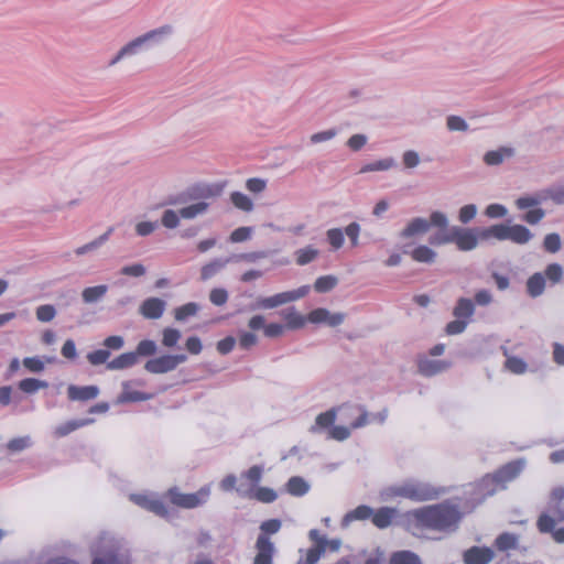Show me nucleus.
<instances>
[{"instance_id": "nucleus-1", "label": "nucleus", "mask_w": 564, "mask_h": 564, "mask_svg": "<svg viewBox=\"0 0 564 564\" xmlns=\"http://www.w3.org/2000/svg\"><path fill=\"white\" fill-rule=\"evenodd\" d=\"M413 516L424 527L437 531L455 530L462 518L458 508L446 502L416 509Z\"/></svg>"}, {"instance_id": "nucleus-2", "label": "nucleus", "mask_w": 564, "mask_h": 564, "mask_svg": "<svg viewBox=\"0 0 564 564\" xmlns=\"http://www.w3.org/2000/svg\"><path fill=\"white\" fill-rule=\"evenodd\" d=\"M482 229L447 225L443 230H437L429 238L431 246H444L455 243L459 251H471L478 247L480 231Z\"/></svg>"}, {"instance_id": "nucleus-3", "label": "nucleus", "mask_w": 564, "mask_h": 564, "mask_svg": "<svg viewBox=\"0 0 564 564\" xmlns=\"http://www.w3.org/2000/svg\"><path fill=\"white\" fill-rule=\"evenodd\" d=\"M224 187L225 185L220 183H197L178 195L170 196L165 204L178 206L189 200L206 202L207 199L219 197L224 192Z\"/></svg>"}, {"instance_id": "nucleus-4", "label": "nucleus", "mask_w": 564, "mask_h": 564, "mask_svg": "<svg viewBox=\"0 0 564 564\" xmlns=\"http://www.w3.org/2000/svg\"><path fill=\"white\" fill-rule=\"evenodd\" d=\"M479 234L484 240L496 238L498 240H510L518 245H525L533 237V234L522 225L508 226L505 224L484 228Z\"/></svg>"}, {"instance_id": "nucleus-5", "label": "nucleus", "mask_w": 564, "mask_h": 564, "mask_svg": "<svg viewBox=\"0 0 564 564\" xmlns=\"http://www.w3.org/2000/svg\"><path fill=\"white\" fill-rule=\"evenodd\" d=\"M448 225V217L445 213L434 210L431 213L430 218L415 217L412 218L406 226L400 231V237L409 239L425 235L431 227L443 230Z\"/></svg>"}, {"instance_id": "nucleus-6", "label": "nucleus", "mask_w": 564, "mask_h": 564, "mask_svg": "<svg viewBox=\"0 0 564 564\" xmlns=\"http://www.w3.org/2000/svg\"><path fill=\"white\" fill-rule=\"evenodd\" d=\"M310 292L308 285H303L296 290L281 292L278 294H274L272 296H259L257 297L256 302L252 304V310H271L275 308L278 306L297 301Z\"/></svg>"}, {"instance_id": "nucleus-7", "label": "nucleus", "mask_w": 564, "mask_h": 564, "mask_svg": "<svg viewBox=\"0 0 564 564\" xmlns=\"http://www.w3.org/2000/svg\"><path fill=\"white\" fill-rule=\"evenodd\" d=\"M171 502L177 507L193 509L205 505L210 496V487L204 486L193 494L180 492L176 488L169 490Z\"/></svg>"}, {"instance_id": "nucleus-8", "label": "nucleus", "mask_w": 564, "mask_h": 564, "mask_svg": "<svg viewBox=\"0 0 564 564\" xmlns=\"http://www.w3.org/2000/svg\"><path fill=\"white\" fill-rule=\"evenodd\" d=\"M524 466V459L510 462L503 465L494 475H487L486 477H484L481 480V485L488 486L491 484H496L497 486L505 488V484L517 478L519 474L523 470Z\"/></svg>"}, {"instance_id": "nucleus-9", "label": "nucleus", "mask_w": 564, "mask_h": 564, "mask_svg": "<svg viewBox=\"0 0 564 564\" xmlns=\"http://www.w3.org/2000/svg\"><path fill=\"white\" fill-rule=\"evenodd\" d=\"M187 360L185 354L163 355L158 358L150 359L145 362L144 369L154 375H162L175 370L178 365Z\"/></svg>"}, {"instance_id": "nucleus-10", "label": "nucleus", "mask_w": 564, "mask_h": 564, "mask_svg": "<svg viewBox=\"0 0 564 564\" xmlns=\"http://www.w3.org/2000/svg\"><path fill=\"white\" fill-rule=\"evenodd\" d=\"M174 32L175 29L172 24H163L141 34L140 36L147 50H150L155 46L164 45L174 35Z\"/></svg>"}, {"instance_id": "nucleus-11", "label": "nucleus", "mask_w": 564, "mask_h": 564, "mask_svg": "<svg viewBox=\"0 0 564 564\" xmlns=\"http://www.w3.org/2000/svg\"><path fill=\"white\" fill-rule=\"evenodd\" d=\"M408 499L413 501H426L438 497L440 491L432 485L417 480H406Z\"/></svg>"}, {"instance_id": "nucleus-12", "label": "nucleus", "mask_w": 564, "mask_h": 564, "mask_svg": "<svg viewBox=\"0 0 564 564\" xmlns=\"http://www.w3.org/2000/svg\"><path fill=\"white\" fill-rule=\"evenodd\" d=\"M257 554L253 564H273V556L276 552L274 543L264 534H259L254 544Z\"/></svg>"}, {"instance_id": "nucleus-13", "label": "nucleus", "mask_w": 564, "mask_h": 564, "mask_svg": "<svg viewBox=\"0 0 564 564\" xmlns=\"http://www.w3.org/2000/svg\"><path fill=\"white\" fill-rule=\"evenodd\" d=\"M147 51V47L141 39V36H137L126 43L109 61L108 66L112 67L120 62L137 56L141 52Z\"/></svg>"}, {"instance_id": "nucleus-14", "label": "nucleus", "mask_w": 564, "mask_h": 564, "mask_svg": "<svg viewBox=\"0 0 564 564\" xmlns=\"http://www.w3.org/2000/svg\"><path fill=\"white\" fill-rule=\"evenodd\" d=\"M307 321L313 324H326L336 327L345 321L344 313H330L327 308H315L307 315Z\"/></svg>"}, {"instance_id": "nucleus-15", "label": "nucleus", "mask_w": 564, "mask_h": 564, "mask_svg": "<svg viewBox=\"0 0 564 564\" xmlns=\"http://www.w3.org/2000/svg\"><path fill=\"white\" fill-rule=\"evenodd\" d=\"M166 308V302L159 297H148L145 299L140 307L139 313L148 319H159L162 317L164 311Z\"/></svg>"}, {"instance_id": "nucleus-16", "label": "nucleus", "mask_w": 564, "mask_h": 564, "mask_svg": "<svg viewBox=\"0 0 564 564\" xmlns=\"http://www.w3.org/2000/svg\"><path fill=\"white\" fill-rule=\"evenodd\" d=\"M495 557V552L490 547L471 546L463 554L465 564H488Z\"/></svg>"}, {"instance_id": "nucleus-17", "label": "nucleus", "mask_w": 564, "mask_h": 564, "mask_svg": "<svg viewBox=\"0 0 564 564\" xmlns=\"http://www.w3.org/2000/svg\"><path fill=\"white\" fill-rule=\"evenodd\" d=\"M130 500L133 501L135 505L155 513L156 516L165 517L167 513V510H166V507L164 506V503L161 500H159L152 496L131 495Z\"/></svg>"}, {"instance_id": "nucleus-18", "label": "nucleus", "mask_w": 564, "mask_h": 564, "mask_svg": "<svg viewBox=\"0 0 564 564\" xmlns=\"http://www.w3.org/2000/svg\"><path fill=\"white\" fill-rule=\"evenodd\" d=\"M556 520L549 513H541L536 527L541 533H552L553 540L564 543V528L554 530Z\"/></svg>"}, {"instance_id": "nucleus-19", "label": "nucleus", "mask_w": 564, "mask_h": 564, "mask_svg": "<svg viewBox=\"0 0 564 564\" xmlns=\"http://www.w3.org/2000/svg\"><path fill=\"white\" fill-rule=\"evenodd\" d=\"M516 150L512 147H500L496 150H490L484 154V162L489 166H496L503 163L506 160L513 158Z\"/></svg>"}, {"instance_id": "nucleus-20", "label": "nucleus", "mask_w": 564, "mask_h": 564, "mask_svg": "<svg viewBox=\"0 0 564 564\" xmlns=\"http://www.w3.org/2000/svg\"><path fill=\"white\" fill-rule=\"evenodd\" d=\"M99 388L97 386L78 387L69 384L67 388L68 399L72 401H87L97 398Z\"/></svg>"}, {"instance_id": "nucleus-21", "label": "nucleus", "mask_w": 564, "mask_h": 564, "mask_svg": "<svg viewBox=\"0 0 564 564\" xmlns=\"http://www.w3.org/2000/svg\"><path fill=\"white\" fill-rule=\"evenodd\" d=\"M419 372L426 377H432L447 370L451 367V362L446 360H433L422 358L419 361Z\"/></svg>"}, {"instance_id": "nucleus-22", "label": "nucleus", "mask_w": 564, "mask_h": 564, "mask_svg": "<svg viewBox=\"0 0 564 564\" xmlns=\"http://www.w3.org/2000/svg\"><path fill=\"white\" fill-rule=\"evenodd\" d=\"M263 468L261 466L254 465L250 467L246 473L241 475L242 478H246L250 481L251 487L246 488L243 484L236 488L237 492L241 496H251L252 488L258 485L262 478Z\"/></svg>"}, {"instance_id": "nucleus-23", "label": "nucleus", "mask_w": 564, "mask_h": 564, "mask_svg": "<svg viewBox=\"0 0 564 564\" xmlns=\"http://www.w3.org/2000/svg\"><path fill=\"white\" fill-rule=\"evenodd\" d=\"M552 188L538 192L533 195L522 196L516 200V205L519 209H527L530 207L538 206L551 198Z\"/></svg>"}, {"instance_id": "nucleus-24", "label": "nucleus", "mask_w": 564, "mask_h": 564, "mask_svg": "<svg viewBox=\"0 0 564 564\" xmlns=\"http://www.w3.org/2000/svg\"><path fill=\"white\" fill-rule=\"evenodd\" d=\"M234 258H217L206 263L200 269V280L207 281L219 273Z\"/></svg>"}, {"instance_id": "nucleus-25", "label": "nucleus", "mask_w": 564, "mask_h": 564, "mask_svg": "<svg viewBox=\"0 0 564 564\" xmlns=\"http://www.w3.org/2000/svg\"><path fill=\"white\" fill-rule=\"evenodd\" d=\"M209 209V203L196 202L187 206H183L178 209L180 216L183 219L192 220L199 216L205 215Z\"/></svg>"}, {"instance_id": "nucleus-26", "label": "nucleus", "mask_w": 564, "mask_h": 564, "mask_svg": "<svg viewBox=\"0 0 564 564\" xmlns=\"http://www.w3.org/2000/svg\"><path fill=\"white\" fill-rule=\"evenodd\" d=\"M107 292L108 286L106 284L88 286L82 291V300L87 305L96 304L105 297Z\"/></svg>"}, {"instance_id": "nucleus-27", "label": "nucleus", "mask_w": 564, "mask_h": 564, "mask_svg": "<svg viewBox=\"0 0 564 564\" xmlns=\"http://www.w3.org/2000/svg\"><path fill=\"white\" fill-rule=\"evenodd\" d=\"M135 364H138V354L130 351L121 354L111 361L107 362L106 367L108 370H122L130 368Z\"/></svg>"}, {"instance_id": "nucleus-28", "label": "nucleus", "mask_w": 564, "mask_h": 564, "mask_svg": "<svg viewBox=\"0 0 564 564\" xmlns=\"http://www.w3.org/2000/svg\"><path fill=\"white\" fill-rule=\"evenodd\" d=\"M398 510L390 507H382L372 513V522L376 527L383 529L391 524L392 519L397 516Z\"/></svg>"}, {"instance_id": "nucleus-29", "label": "nucleus", "mask_w": 564, "mask_h": 564, "mask_svg": "<svg viewBox=\"0 0 564 564\" xmlns=\"http://www.w3.org/2000/svg\"><path fill=\"white\" fill-rule=\"evenodd\" d=\"M122 392L117 399V403H128V402H138V401H147L152 398L151 394L140 392V391H131L129 389V382L122 383Z\"/></svg>"}, {"instance_id": "nucleus-30", "label": "nucleus", "mask_w": 564, "mask_h": 564, "mask_svg": "<svg viewBox=\"0 0 564 564\" xmlns=\"http://www.w3.org/2000/svg\"><path fill=\"white\" fill-rule=\"evenodd\" d=\"M411 257L416 262L432 264L435 262L437 253L431 247L421 245L412 250Z\"/></svg>"}, {"instance_id": "nucleus-31", "label": "nucleus", "mask_w": 564, "mask_h": 564, "mask_svg": "<svg viewBox=\"0 0 564 564\" xmlns=\"http://www.w3.org/2000/svg\"><path fill=\"white\" fill-rule=\"evenodd\" d=\"M545 289V278L538 272L531 275L527 281V292L531 297H538L543 294Z\"/></svg>"}, {"instance_id": "nucleus-32", "label": "nucleus", "mask_w": 564, "mask_h": 564, "mask_svg": "<svg viewBox=\"0 0 564 564\" xmlns=\"http://www.w3.org/2000/svg\"><path fill=\"white\" fill-rule=\"evenodd\" d=\"M282 316L286 321L285 327L289 329L302 328L307 321V317L297 313L294 307L283 311Z\"/></svg>"}, {"instance_id": "nucleus-33", "label": "nucleus", "mask_w": 564, "mask_h": 564, "mask_svg": "<svg viewBox=\"0 0 564 564\" xmlns=\"http://www.w3.org/2000/svg\"><path fill=\"white\" fill-rule=\"evenodd\" d=\"M319 256V250L313 246H306L294 252L295 262L299 265H306Z\"/></svg>"}, {"instance_id": "nucleus-34", "label": "nucleus", "mask_w": 564, "mask_h": 564, "mask_svg": "<svg viewBox=\"0 0 564 564\" xmlns=\"http://www.w3.org/2000/svg\"><path fill=\"white\" fill-rule=\"evenodd\" d=\"M518 543L519 536L509 532H503L499 534L495 540L496 547L502 552L516 550L518 547Z\"/></svg>"}, {"instance_id": "nucleus-35", "label": "nucleus", "mask_w": 564, "mask_h": 564, "mask_svg": "<svg viewBox=\"0 0 564 564\" xmlns=\"http://www.w3.org/2000/svg\"><path fill=\"white\" fill-rule=\"evenodd\" d=\"M475 313V305L471 300L466 297L458 299L453 314L456 318H470Z\"/></svg>"}, {"instance_id": "nucleus-36", "label": "nucleus", "mask_w": 564, "mask_h": 564, "mask_svg": "<svg viewBox=\"0 0 564 564\" xmlns=\"http://www.w3.org/2000/svg\"><path fill=\"white\" fill-rule=\"evenodd\" d=\"M382 501H389L395 497H402L408 499V482H401L398 485L389 486L380 492Z\"/></svg>"}, {"instance_id": "nucleus-37", "label": "nucleus", "mask_w": 564, "mask_h": 564, "mask_svg": "<svg viewBox=\"0 0 564 564\" xmlns=\"http://www.w3.org/2000/svg\"><path fill=\"white\" fill-rule=\"evenodd\" d=\"M93 419L74 420L66 422L55 429V435L63 437L74 432L75 430L93 423Z\"/></svg>"}, {"instance_id": "nucleus-38", "label": "nucleus", "mask_w": 564, "mask_h": 564, "mask_svg": "<svg viewBox=\"0 0 564 564\" xmlns=\"http://www.w3.org/2000/svg\"><path fill=\"white\" fill-rule=\"evenodd\" d=\"M286 488L292 496L301 497L310 490V485L302 477L293 476L289 479Z\"/></svg>"}, {"instance_id": "nucleus-39", "label": "nucleus", "mask_w": 564, "mask_h": 564, "mask_svg": "<svg viewBox=\"0 0 564 564\" xmlns=\"http://www.w3.org/2000/svg\"><path fill=\"white\" fill-rule=\"evenodd\" d=\"M390 564H422L420 557L411 551H399L391 555Z\"/></svg>"}, {"instance_id": "nucleus-40", "label": "nucleus", "mask_w": 564, "mask_h": 564, "mask_svg": "<svg viewBox=\"0 0 564 564\" xmlns=\"http://www.w3.org/2000/svg\"><path fill=\"white\" fill-rule=\"evenodd\" d=\"M336 420L335 409H330L324 413H321L315 419V424L310 429L312 433H316L318 429L330 426Z\"/></svg>"}, {"instance_id": "nucleus-41", "label": "nucleus", "mask_w": 564, "mask_h": 564, "mask_svg": "<svg viewBox=\"0 0 564 564\" xmlns=\"http://www.w3.org/2000/svg\"><path fill=\"white\" fill-rule=\"evenodd\" d=\"M395 160L393 158H386L376 162L368 163L364 165L360 170V173L368 172H378V171H388L395 166Z\"/></svg>"}, {"instance_id": "nucleus-42", "label": "nucleus", "mask_w": 564, "mask_h": 564, "mask_svg": "<svg viewBox=\"0 0 564 564\" xmlns=\"http://www.w3.org/2000/svg\"><path fill=\"white\" fill-rule=\"evenodd\" d=\"M373 510L368 506H359L352 511L348 512L343 519V525H347L354 520H365L372 516Z\"/></svg>"}, {"instance_id": "nucleus-43", "label": "nucleus", "mask_w": 564, "mask_h": 564, "mask_svg": "<svg viewBox=\"0 0 564 564\" xmlns=\"http://www.w3.org/2000/svg\"><path fill=\"white\" fill-rule=\"evenodd\" d=\"M505 367L507 370H509L510 372H512L514 375H523L528 369L527 362L523 359L514 357V356L507 357Z\"/></svg>"}, {"instance_id": "nucleus-44", "label": "nucleus", "mask_w": 564, "mask_h": 564, "mask_svg": "<svg viewBox=\"0 0 564 564\" xmlns=\"http://www.w3.org/2000/svg\"><path fill=\"white\" fill-rule=\"evenodd\" d=\"M19 388L25 393H34L40 389L47 388V382L35 378H26L19 382Z\"/></svg>"}, {"instance_id": "nucleus-45", "label": "nucleus", "mask_w": 564, "mask_h": 564, "mask_svg": "<svg viewBox=\"0 0 564 564\" xmlns=\"http://www.w3.org/2000/svg\"><path fill=\"white\" fill-rule=\"evenodd\" d=\"M231 203L243 212H251L253 208L252 200L243 193L234 192L230 195Z\"/></svg>"}, {"instance_id": "nucleus-46", "label": "nucleus", "mask_w": 564, "mask_h": 564, "mask_svg": "<svg viewBox=\"0 0 564 564\" xmlns=\"http://www.w3.org/2000/svg\"><path fill=\"white\" fill-rule=\"evenodd\" d=\"M338 283V279L334 275L319 276L315 283L314 289L319 293H325L333 290Z\"/></svg>"}, {"instance_id": "nucleus-47", "label": "nucleus", "mask_w": 564, "mask_h": 564, "mask_svg": "<svg viewBox=\"0 0 564 564\" xmlns=\"http://www.w3.org/2000/svg\"><path fill=\"white\" fill-rule=\"evenodd\" d=\"M180 220V212L174 209H165L161 217L162 225L167 229H174L178 227Z\"/></svg>"}, {"instance_id": "nucleus-48", "label": "nucleus", "mask_w": 564, "mask_h": 564, "mask_svg": "<svg viewBox=\"0 0 564 564\" xmlns=\"http://www.w3.org/2000/svg\"><path fill=\"white\" fill-rule=\"evenodd\" d=\"M35 316L37 321L47 323L56 316V308L51 304H43L36 307Z\"/></svg>"}, {"instance_id": "nucleus-49", "label": "nucleus", "mask_w": 564, "mask_h": 564, "mask_svg": "<svg viewBox=\"0 0 564 564\" xmlns=\"http://www.w3.org/2000/svg\"><path fill=\"white\" fill-rule=\"evenodd\" d=\"M326 238L333 249L337 250L345 242L344 231L340 228H332L326 231Z\"/></svg>"}, {"instance_id": "nucleus-50", "label": "nucleus", "mask_w": 564, "mask_h": 564, "mask_svg": "<svg viewBox=\"0 0 564 564\" xmlns=\"http://www.w3.org/2000/svg\"><path fill=\"white\" fill-rule=\"evenodd\" d=\"M446 128L449 131L466 132L469 127L465 119L459 116L452 115L446 118Z\"/></svg>"}, {"instance_id": "nucleus-51", "label": "nucleus", "mask_w": 564, "mask_h": 564, "mask_svg": "<svg viewBox=\"0 0 564 564\" xmlns=\"http://www.w3.org/2000/svg\"><path fill=\"white\" fill-rule=\"evenodd\" d=\"M198 305L196 303H187L175 310V318L177 321H185L189 316H194L198 312Z\"/></svg>"}, {"instance_id": "nucleus-52", "label": "nucleus", "mask_w": 564, "mask_h": 564, "mask_svg": "<svg viewBox=\"0 0 564 564\" xmlns=\"http://www.w3.org/2000/svg\"><path fill=\"white\" fill-rule=\"evenodd\" d=\"M32 445V441L30 436H22L11 440L7 447L10 452L18 453L22 452L25 448H29Z\"/></svg>"}, {"instance_id": "nucleus-53", "label": "nucleus", "mask_w": 564, "mask_h": 564, "mask_svg": "<svg viewBox=\"0 0 564 564\" xmlns=\"http://www.w3.org/2000/svg\"><path fill=\"white\" fill-rule=\"evenodd\" d=\"M477 215V206L474 204H468L459 208L458 210V220L462 224L470 223Z\"/></svg>"}, {"instance_id": "nucleus-54", "label": "nucleus", "mask_w": 564, "mask_h": 564, "mask_svg": "<svg viewBox=\"0 0 564 564\" xmlns=\"http://www.w3.org/2000/svg\"><path fill=\"white\" fill-rule=\"evenodd\" d=\"M181 332L175 328H165L163 330L162 344L163 346L171 348L174 347L181 338Z\"/></svg>"}, {"instance_id": "nucleus-55", "label": "nucleus", "mask_w": 564, "mask_h": 564, "mask_svg": "<svg viewBox=\"0 0 564 564\" xmlns=\"http://www.w3.org/2000/svg\"><path fill=\"white\" fill-rule=\"evenodd\" d=\"M252 497H254L257 500H259L261 502L270 503V502H273L278 496H276V492L271 488L259 487L254 491Z\"/></svg>"}, {"instance_id": "nucleus-56", "label": "nucleus", "mask_w": 564, "mask_h": 564, "mask_svg": "<svg viewBox=\"0 0 564 564\" xmlns=\"http://www.w3.org/2000/svg\"><path fill=\"white\" fill-rule=\"evenodd\" d=\"M337 133H338V131L335 128H332V129H328L325 131H321V132H316L310 137V142L312 144L327 142V141L334 139L337 135Z\"/></svg>"}, {"instance_id": "nucleus-57", "label": "nucleus", "mask_w": 564, "mask_h": 564, "mask_svg": "<svg viewBox=\"0 0 564 564\" xmlns=\"http://www.w3.org/2000/svg\"><path fill=\"white\" fill-rule=\"evenodd\" d=\"M109 357H110V351L108 349H98L93 352H89L87 355V360L93 366H98V365H102V364L107 362Z\"/></svg>"}, {"instance_id": "nucleus-58", "label": "nucleus", "mask_w": 564, "mask_h": 564, "mask_svg": "<svg viewBox=\"0 0 564 564\" xmlns=\"http://www.w3.org/2000/svg\"><path fill=\"white\" fill-rule=\"evenodd\" d=\"M544 249L551 253H555L561 249V237L557 234H549L543 241Z\"/></svg>"}, {"instance_id": "nucleus-59", "label": "nucleus", "mask_w": 564, "mask_h": 564, "mask_svg": "<svg viewBox=\"0 0 564 564\" xmlns=\"http://www.w3.org/2000/svg\"><path fill=\"white\" fill-rule=\"evenodd\" d=\"M156 344L153 340L144 339L141 340L135 349V354L139 356H152L156 352Z\"/></svg>"}, {"instance_id": "nucleus-60", "label": "nucleus", "mask_w": 564, "mask_h": 564, "mask_svg": "<svg viewBox=\"0 0 564 564\" xmlns=\"http://www.w3.org/2000/svg\"><path fill=\"white\" fill-rule=\"evenodd\" d=\"M23 366L31 372H42L45 368L44 361L40 357H26L23 359Z\"/></svg>"}, {"instance_id": "nucleus-61", "label": "nucleus", "mask_w": 564, "mask_h": 564, "mask_svg": "<svg viewBox=\"0 0 564 564\" xmlns=\"http://www.w3.org/2000/svg\"><path fill=\"white\" fill-rule=\"evenodd\" d=\"M281 525H282V523L278 519H270V520L263 521L260 525V530H261L260 534H264L265 536H268L269 534H275L280 531Z\"/></svg>"}, {"instance_id": "nucleus-62", "label": "nucleus", "mask_w": 564, "mask_h": 564, "mask_svg": "<svg viewBox=\"0 0 564 564\" xmlns=\"http://www.w3.org/2000/svg\"><path fill=\"white\" fill-rule=\"evenodd\" d=\"M209 301L214 305L221 306L228 301V292L221 288L213 289L209 293Z\"/></svg>"}, {"instance_id": "nucleus-63", "label": "nucleus", "mask_w": 564, "mask_h": 564, "mask_svg": "<svg viewBox=\"0 0 564 564\" xmlns=\"http://www.w3.org/2000/svg\"><path fill=\"white\" fill-rule=\"evenodd\" d=\"M368 142V138L366 134L357 133L352 134L347 140V147L352 151H359L361 150Z\"/></svg>"}, {"instance_id": "nucleus-64", "label": "nucleus", "mask_w": 564, "mask_h": 564, "mask_svg": "<svg viewBox=\"0 0 564 564\" xmlns=\"http://www.w3.org/2000/svg\"><path fill=\"white\" fill-rule=\"evenodd\" d=\"M420 155L414 150H408L402 154V163L406 169H414L420 164Z\"/></svg>"}]
</instances>
